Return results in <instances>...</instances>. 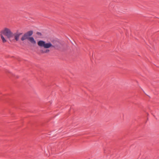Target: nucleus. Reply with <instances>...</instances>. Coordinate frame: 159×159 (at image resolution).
<instances>
[{"label":"nucleus","mask_w":159,"mask_h":159,"mask_svg":"<svg viewBox=\"0 0 159 159\" xmlns=\"http://www.w3.org/2000/svg\"><path fill=\"white\" fill-rule=\"evenodd\" d=\"M0 33L6 36L10 40L11 38L13 37L14 36L15 39L16 41L19 40L20 36L22 34V33H16L13 34L10 29L7 28H4V30L1 31Z\"/></svg>","instance_id":"obj_1"},{"label":"nucleus","mask_w":159,"mask_h":159,"mask_svg":"<svg viewBox=\"0 0 159 159\" xmlns=\"http://www.w3.org/2000/svg\"><path fill=\"white\" fill-rule=\"evenodd\" d=\"M38 44L40 47H43L45 48L54 47L50 42L46 43L44 41L42 40L39 41L38 42Z\"/></svg>","instance_id":"obj_2"},{"label":"nucleus","mask_w":159,"mask_h":159,"mask_svg":"<svg viewBox=\"0 0 159 159\" xmlns=\"http://www.w3.org/2000/svg\"><path fill=\"white\" fill-rule=\"evenodd\" d=\"M33 34V31L32 30H30L25 33L21 38V40L23 41L25 39H29V38Z\"/></svg>","instance_id":"obj_3"},{"label":"nucleus","mask_w":159,"mask_h":159,"mask_svg":"<svg viewBox=\"0 0 159 159\" xmlns=\"http://www.w3.org/2000/svg\"><path fill=\"white\" fill-rule=\"evenodd\" d=\"M28 40L32 44H35L36 41L33 37H30L29 38Z\"/></svg>","instance_id":"obj_4"},{"label":"nucleus","mask_w":159,"mask_h":159,"mask_svg":"<svg viewBox=\"0 0 159 159\" xmlns=\"http://www.w3.org/2000/svg\"><path fill=\"white\" fill-rule=\"evenodd\" d=\"M3 35V34H1V33H0V36L1 37V38L2 40V42L3 43H4L6 42L7 40L5 39V38L4 37Z\"/></svg>","instance_id":"obj_5"},{"label":"nucleus","mask_w":159,"mask_h":159,"mask_svg":"<svg viewBox=\"0 0 159 159\" xmlns=\"http://www.w3.org/2000/svg\"><path fill=\"white\" fill-rule=\"evenodd\" d=\"M50 50L49 49H44L41 50L40 52L42 53H47L49 52Z\"/></svg>","instance_id":"obj_6"},{"label":"nucleus","mask_w":159,"mask_h":159,"mask_svg":"<svg viewBox=\"0 0 159 159\" xmlns=\"http://www.w3.org/2000/svg\"><path fill=\"white\" fill-rule=\"evenodd\" d=\"M37 34L40 36H41L42 35L41 33L39 32H37Z\"/></svg>","instance_id":"obj_7"}]
</instances>
